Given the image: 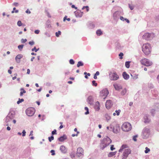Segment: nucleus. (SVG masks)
Listing matches in <instances>:
<instances>
[{
  "instance_id": "1",
  "label": "nucleus",
  "mask_w": 159,
  "mask_h": 159,
  "mask_svg": "<svg viewBox=\"0 0 159 159\" xmlns=\"http://www.w3.org/2000/svg\"><path fill=\"white\" fill-rule=\"evenodd\" d=\"M142 51L146 55L149 54L151 51V48L150 44L146 43L143 44L142 47Z\"/></svg>"
},
{
  "instance_id": "2",
  "label": "nucleus",
  "mask_w": 159,
  "mask_h": 159,
  "mask_svg": "<svg viewBox=\"0 0 159 159\" xmlns=\"http://www.w3.org/2000/svg\"><path fill=\"white\" fill-rule=\"evenodd\" d=\"M131 125L128 122H125L121 126V129L124 132H129L132 129Z\"/></svg>"
},
{
  "instance_id": "3",
  "label": "nucleus",
  "mask_w": 159,
  "mask_h": 159,
  "mask_svg": "<svg viewBox=\"0 0 159 159\" xmlns=\"http://www.w3.org/2000/svg\"><path fill=\"white\" fill-rule=\"evenodd\" d=\"M109 79L111 80L115 81L119 79V76L115 71L111 72L109 74Z\"/></svg>"
},
{
  "instance_id": "4",
  "label": "nucleus",
  "mask_w": 159,
  "mask_h": 159,
  "mask_svg": "<svg viewBox=\"0 0 159 159\" xmlns=\"http://www.w3.org/2000/svg\"><path fill=\"white\" fill-rule=\"evenodd\" d=\"M140 62L142 65L147 66H151L152 64V61L146 58L142 59Z\"/></svg>"
},
{
  "instance_id": "5",
  "label": "nucleus",
  "mask_w": 159,
  "mask_h": 159,
  "mask_svg": "<svg viewBox=\"0 0 159 159\" xmlns=\"http://www.w3.org/2000/svg\"><path fill=\"white\" fill-rule=\"evenodd\" d=\"M131 151L130 149H125L123 152L121 157L122 159H126L128 157L129 154L131 153Z\"/></svg>"
},
{
  "instance_id": "6",
  "label": "nucleus",
  "mask_w": 159,
  "mask_h": 159,
  "mask_svg": "<svg viewBox=\"0 0 159 159\" xmlns=\"http://www.w3.org/2000/svg\"><path fill=\"white\" fill-rule=\"evenodd\" d=\"M35 109L33 107L29 108L26 109V113L29 116H32L34 114Z\"/></svg>"
},
{
  "instance_id": "7",
  "label": "nucleus",
  "mask_w": 159,
  "mask_h": 159,
  "mask_svg": "<svg viewBox=\"0 0 159 159\" xmlns=\"http://www.w3.org/2000/svg\"><path fill=\"white\" fill-rule=\"evenodd\" d=\"M108 94V91L107 89H104L100 92V96L103 97V99H105Z\"/></svg>"
},
{
  "instance_id": "8",
  "label": "nucleus",
  "mask_w": 159,
  "mask_h": 159,
  "mask_svg": "<svg viewBox=\"0 0 159 159\" xmlns=\"http://www.w3.org/2000/svg\"><path fill=\"white\" fill-rule=\"evenodd\" d=\"M77 156L79 157H82L84 155V150L80 147L78 148L77 150Z\"/></svg>"
},
{
  "instance_id": "9",
  "label": "nucleus",
  "mask_w": 159,
  "mask_h": 159,
  "mask_svg": "<svg viewBox=\"0 0 159 159\" xmlns=\"http://www.w3.org/2000/svg\"><path fill=\"white\" fill-rule=\"evenodd\" d=\"M152 34L147 33H145L143 35V38L144 39L148 40L150 39L152 37Z\"/></svg>"
},
{
  "instance_id": "10",
  "label": "nucleus",
  "mask_w": 159,
  "mask_h": 159,
  "mask_svg": "<svg viewBox=\"0 0 159 159\" xmlns=\"http://www.w3.org/2000/svg\"><path fill=\"white\" fill-rule=\"evenodd\" d=\"M120 130V127L118 124H116L114 126L113 131L115 133H118Z\"/></svg>"
},
{
  "instance_id": "11",
  "label": "nucleus",
  "mask_w": 159,
  "mask_h": 159,
  "mask_svg": "<svg viewBox=\"0 0 159 159\" xmlns=\"http://www.w3.org/2000/svg\"><path fill=\"white\" fill-rule=\"evenodd\" d=\"M112 104L111 100H107L106 103V107L107 109H110L112 106Z\"/></svg>"
},
{
  "instance_id": "12",
  "label": "nucleus",
  "mask_w": 159,
  "mask_h": 159,
  "mask_svg": "<svg viewBox=\"0 0 159 159\" xmlns=\"http://www.w3.org/2000/svg\"><path fill=\"white\" fill-rule=\"evenodd\" d=\"M113 86L115 88V89L116 90H120L122 89V87L120 85H119L117 84H113Z\"/></svg>"
},
{
  "instance_id": "13",
  "label": "nucleus",
  "mask_w": 159,
  "mask_h": 159,
  "mask_svg": "<svg viewBox=\"0 0 159 159\" xmlns=\"http://www.w3.org/2000/svg\"><path fill=\"white\" fill-rule=\"evenodd\" d=\"M128 148L129 146L127 144H123L121 146L118 151L119 152H122L123 149Z\"/></svg>"
},
{
  "instance_id": "14",
  "label": "nucleus",
  "mask_w": 159,
  "mask_h": 159,
  "mask_svg": "<svg viewBox=\"0 0 159 159\" xmlns=\"http://www.w3.org/2000/svg\"><path fill=\"white\" fill-rule=\"evenodd\" d=\"M105 140H106V141H107V143H105V147H106V146H107L110 143H111V140L108 137H107L105 139Z\"/></svg>"
},
{
  "instance_id": "15",
  "label": "nucleus",
  "mask_w": 159,
  "mask_h": 159,
  "mask_svg": "<svg viewBox=\"0 0 159 159\" xmlns=\"http://www.w3.org/2000/svg\"><path fill=\"white\" fill-rule=\"evenodd\" d=\"M100 104L98 102H97L95 103L94 107L96 111H99L100 109L99 107Z\"/></svg>"
},
{
  "instance_id": "16",
  "label": "nucleus",
  "mask_w": 159,
  "mask_h": 159,
  "mask_svg": "<svg viewBox=\"0 0 159 159\" xmlns=\"http://www.w3.org/2000/svg\"><path fill=\"white\" fill-rule=\"evenodd\" d=\"M23 57L21 54L18 55L16 57V60L17 62L19 63L20 61V60Z\"/></svg>"
},
{
  "instance_id": "17",
  "label": "nucleus",
  "mask_w": 159,
  "mask_h": 159,
  "mask_svg": "<svg viewBox=\"0 0 159 159\" xmlns=\"http://www.w3.org/2000/svg\"><path fill=\"white\" fill-rule=\"evenodd\" d=\"M60 150L61 152L63 153L66 152L67 151V150L65 147L63 145H62L60 147Z\"/></svg>"
},
{
  "instance_id": "18",
  "label": "nucleus",
  "mask_w": 159,
  "mask_h": 159,
  "mask_svg": "<svg viewBox=\"0 0 159 159\" xmlns=\"http://www.w3.org/2000/svg\"><path fill=\"white\" fill-rule=\"evenodd\" d=\"M67 139L66 136L64 135L63 136L61 137L58 139V140L60 142H63L64 140Z\"/></svg>"
},
{
  "instance_id": "19",
  "label": "nucleus",
  "mask_w": 159,
  "mask_h": 159,
  "mask_svg": "<svg viewBox=\"0 0 159 159\" xmlns=\"http://www.w3.org/2000/svg\"><path fill=\"white\" fill-rule=\"evenodd\" d=\"M123 78L127 80L129 78V75L126 73L125 72H124L123 73Z\"/></svg>"
},
{
  "instance_id": "20",
  "label": "nucleus",
  "mask_w": 159,
  "mask_h": 159,
  "mask_svg": "<svg viewBox=\"0 0 159 159\" xmlns=\"http://www.w3.org/2000/svg\"><path fill=\"white\" fill-rule=\"evenodd\" d=\"M88 102L89 103L90 105L92 104H93V100L92 97H89L88 98Z\"/></svg>"
},
{
  "instance_id": "21",
  "label": "nucleus",
  "mask_w": 159,
  "mask_h": 159,
  "mask_svg": "<svg viewBox=\"0 0 159 159\" xmlns=\"http://www.w3.org/2000/svg\"><path fill=\"white\" fill-rule=\"evenodd\" d=\"M144 122L145 123H149L150 122V120L148 118V117L147 116H145L144 117Z\"/></svg>"
},
{
  "instance_id": "22",
  "label": "nucleus",
  "mask_w": 159,
  "mask_h": 159,
  "mask_svg": "<svg viewBox=\"0 0 159 159\" xmlns=\"http://www.w3.org/2000/svg\"><path fill=\"white\" fill-rule=\"evenodd\" d=\"M20 90L21 91L20 92V96H22L23 95L24 93H26V91L23 88H21Z\"/></svg>"
},
{
  "instance_id": "23",
  "label": "nucleus",
  "mask_w": 159,
  "mask_h": 159,
  "mask_svg": "<svg viewBox=\"0 0 159 159\" xmlns=\"http://www.w3.org/2000/svg\"><path fill=\"white\" fill-rule=\"evenodd\" d=\"M96 34L98 36H100L102 34V32L100 30H98L96 31Z\"/></svg>"
},
{
  "instance_id": "24",
  "label": "nucleus",
  "mask_w": 159,
  "mask_h": 159,
  "mask_svg": "<svg viewBox=\"0 0 159 159\" xmlns=\"http://www.w3.org/2000/svg\"><path fill=\"white\" fill-rule=\"evenodd\" d=\"M116 152H111L109 153L108 156L109 157H111L114 156L116 154Z\"/></svg>"
},
{
  "instance_id": "25",
  "label": "nucleus",
  "mask_w": 159,
  "mask_h": 159,
  "mask_svg": "<svg viewBox=\"0 0 159 159\" xmlns=\"http://www.w3.org/2000/svg\"><path fill=\"white\" fill-rule=\"evenodd\" d=\"M84 65L83 63L80 61H79L78 62L77 66L78 67H79L80 66H82Z\"/></svg>"
},
{
  "instance_id": "26",
  "label": "nucleus",
  "mask_w": 159,
  "mask_h": 159,
  "mask_svg": "<svg viewBox=\"0 0 159 159\" xmlns=\"http://www.w3.org/2000/svg\"><path fill=\"white\" fill-rule=\"evenodd\" d=\"M127 92L126 89L125 88L124 89L121 93V94L122 95H124Z\"/></svg>"
},
{
  "instance_id": "27",
  "label": "nucleus",
  "mask_w": 159,
  "mask_h": 159,
  "mask_svg": "<svg viewBox=\"0 0 159 159\" xmlns=\"http://www.w3.org/2000/svg\"><path fill=\"white\" fill-rule=\"evenodd\" d=\"M130 61H127L125 62V66L127 68H129L130 66Z\"/></svg>"
},
{
  "instance_id": "28",
  "label": "nucleus",
  "mask_w": 159,
  "mask_h": 159,
  "mask_svg": "<svg viewBox=\"0 0 159 159\" xmlns=\"http://www.w3.org/2000/svg\"><path fill=\"white\" fill-rule=\"evenodd\" d=\"M24 101V100L23 98H22V99L19 98L18 101L17 102V103L18 104H19L21 102H23Z\"/></svg>"
},
{
  "instance_id": "29",
  "label": "nucleus",
  "mask_w": 159,
  "mask_h": 159,
  "mask_svg": "<svg viewBox=\"0 0 159 159\" xmlns=\"http://www.w3.org/2000/svg\"><path fill=\"white\" fill-rule=\"evenodd\" d=\"M84 109L86 111L85 113V115H87L89 114V111L88 108L87 107H85L84 108Z\"/></svg>"
},
{
  "instance_id": "30",
  "label": "nucleus",
  "mask_w": 159,
  "mask_h": 159,
  "mask_svg": "<svg viewBox=\"0 0 159 159\" xmlns=\"http://www.w3.org/2000/svg\"><path fill=\"white\" fill-rule=\"evenodd\" d=\"M105 117L106 118V119L107 120H109L110 118H111V117L110 116H109L108 114H106L105 115Z\"/></svg>"
},
{
  "instance_id": "31",
  "label": "nucleus",
  "mask_w": 159,
  "mask_h": 159,
  "mask_svg": "<svg viewBox=\"0 0 159 159\" xmlns=\"http://www.w3.org/2000/svg\"><path fill=\"white\" fill-rule=\"evenodd\" d=\"M121 112L120 110H116L115 111L116 113V115L118 116L120 115V113Z\"/></svg>"
},
{
  "instance_id": "32",
  "label": "nucleus",
  "mask_w": 159,
  "mask_h": 159,
  "mask_svg": "<svg viewBox=\"0 0 159 159\" xmlns=\"http://www.w3.org/2000/svg\"><path fill=\"white\" fill-rule=\"evenodd\" d=\"M39 49V48L36 49V47H34L32 49V51H35V52H37L38 51Z\"/></svg>"
},
{
  "instance_id": "33",
  "label": "nucleus",
  "mask_w": 159,
  "mask_h": 159,
  "mask_svg": "<svg viewBox=\"0 0 159 159\" xmlns=\"http://www.w3.org/2000/svg\"><path fill=\"white\" fill-rule=\"evenodd\" d=\"M24 47V45L21 44L20 45H19L18 46V48L20 50H21L23 48V47Z\"/></svg>"
},
{
  "instance_id": "34",
  "label": "nucleus",
  "mask_w": 159,
  "mask_h": 159,
  "mask_svg": "<svg viewBox=\"0 0 159 159\" xmlns=\"http://www.w3.org/2000/svg\"><path fill=\"white\" fill-rule=\"evenodd\" d=\"M54 139V137L53 136H52L51 137L48 138V140L49 142H51L52 140H53Z\"/></svg>"
},
{
  "instance_id": "35",
  "label": "nucleus",
  "mask_w": 159,
  "mask_h": 159,
  "mask_svg": "<svg viewBox=\"0 0 159 159\" xmlns=\"http://www.w3.org/2000/svg\"><path fill=\"white\" fill-rule=\"evenodd\" d=\"M145 152L146 153H148V152L150 151V149L149 148H148V147H146L145 148Z\"/></svg>"
},
{
  "instance_id": "36",
  "label": "nucleus",
  "mask_w": 159,
  "mask_h": 159,
  "mask_svg": "<svg viewBox=\"0 0 159 159\" xmlns=\"http://www.w3.org/2000/svg\"><path fill=\"white\" fill-rule=\"evenodd\" d=\"M61 34V32L60 31H59L58 32H57L56 33V35L57 37H58L59 36V35H60Z\"/></svg>"
},
{
  "instance_id": "37",
  "label": "nucleus",
  "mask_w": 159,
  "mask_h": 159,
  "mask_svg": "<svg viewBox=\"0 0 159 159\" xmlns=\"http://www.w3.org/2000/svg\"><path fill=\"white\" fill-rule=\"evenodd\" d=\"M123 56V54L122 52H120L119 55V57H120V58L122 59L123 58L122 56Z\"/></svg>"
},
{
  "instance_id": "38",
  "label": "nucleus",
  "mask_w": 159,
  "mask_h": 159,
  "mask_svg": "<svg viewBox=\"0 0 159 159\" xmlns=\"http://www.w3.org/2000/svg\"><path fill=\"white\" fill-rule=\"evenodd\" d=\"M92 84L93 85H94L95 86H97V84L96 83L95 80L92 81Z\"/></svg>"
},
{
  "instance_id": "39",
  "label": "nucleus",
  "mask_w": 159,
  "mask_h": 159,
  "mask_svg": "<svg viewBox=\"0 0 159 159\" xmlns=\"http://www.w3.org/2000/svg\"><path fill=\"white\" fill-rule=\"evenodd\" d=\"M84 8H86V11L87 12L88 11H89V7L88 6H84L82 8V9H84Z\"/></svg>"
},
{
  "instance_id": "40",
  "label": "nucleus",
  "mask_w": 159,
  "mask_h": 159,
  "mask_svg": "<svg viewBox=\"0 0 159 159\" xmlns=\"http://www.w3.org/2000/svg\"><path fill=\"white\" fill-rule=\"evenodd\" d=\"M69 62H70V64H72V65H73V64H74V63H75V62H74V61L72 59L70 60Z\"/></svg>"
},
{
  "instance_id": "41",
  "label": "nucleus",
  "mask_w": 159,
  "mask_h": 159,
  "mask_svg": "<svg viewBox=\"0 0 159 159\" xmlns=\"http://www.w3.org/2000/svg\"><path fill=\"white\" fill-rule=\"evenodd\" d=\"M22 25V23L21 21H18V22H17V25L19 26H21Z\"/></svg>"
},
{
  "instance_id": "42",
  "label": "nucleus",
  "mask_w": 159,
  "mask_h": 159,
  "mask_svg": "<svg viewBox=\"0 0 159 159\" xmlns=\"http://www.w3.org/2000/svg\"><path fill=\"white\" fill-rule=\"evenodd\" d=\"M56 132H57V130L56 129H54L53 131H52V135H54V134H57Z\"/></svg>"
},
{
  "instance_id": "43",
  "label": "nucleus",
  "mask_w": 159,
  "mask_h": 159,
  "mask_svg": "<svg viewBox=\"0 0 159 159\" xmlns=\"http://www.w3.org/2000/svg\"><path fill=\"white\" fill-rule=\"evenodd\" d=\"M29 44H30L31 45H33L34 44V41H32L29 42Z\"/></svg>"
},
{
  "instance_id": "44",
  "label": "nucleus",
  "mask_w": 159,
  "mask_h": 159,
  "mask_svg": "<svg viewBox=\"0 0 159 159\" xmlns=\"http://www.w3.org/2000/svg\"><path fill=\"white\" fill-rule=\"evenodd\" d=\"M27 41V40L26 39H21V41L22 43H25V42H26Z\"/></svg>"
},
{
  "instance_id": "45",
  "label": "nucleus",
  "mask_w": 159,
  "mask_h": 159,
  "mask_svg": "<svg viewBox=\"0 0 159 159\" xmlns=\"http://www.w3.org/2000/svg\"><path fill=\"white\" fill-rule=\"evenodd\" d=\"M26 132L25 130H23L22 131V136H25V135Z\"/></svg>"
},
{
  "instance_id": "46",
  "label": "nucleus",
  "mask_w": 159,
  "mask_h": 159,
  "mask_svg": "<svg viewBox=\"0 0 159 159\" xmlns=\"http://www.w3.org/2000/svg\"><path fill=\"white\" fill-rule=\"evenodd\" d=\"M110 149L111 151H113V150L115 149V148H114V145H111Z\"/></svg>"
},
{
  "instance_id": "47",
  "label": "nucleus",
  "mask_w": 159,
  "mask_h": 159,
  "mask_svg": "<svg viewBox=\"0 0 159 159\" xmlns=\"http://www.w3.org/2000/svg\"><path fill=\"white\" fill-rule=\"evenodd\" d=\"M51 152L52 153V155H55V151L53 150H51Z\"/></svg>"
},
{
  "instance_id": "48",
  "label": "nucleus",
  "mask_w": 159,
  "mask_h": 159,
  "mask_svg": "<svg viewBox=\"0 0 159 159\" xmlns=\"http://www.w3.org/2000/svg\"><path fill=\"white\" fill-rule=\"evenodd\" d=\"M137 137V136H135L133 137V140L135 141H137L136 138Z\"/></svg>"
},
{
  "instance_id": "49",
  "label": "nucleus",
  "mask_w": 159,
  "mask_h": 159,
  "mask_svg": "<svg viewBox=\"0 0 159 159\" xmlns=\"http://www.w3.org/2000/svg\"><path fill=\"white\" fill-rule=\"evenodd\" d=\"M13 5H14V6H15L16 7H17L18 6V3L17 2H14L13 3Z\"/></svg>"
},
{
  "instance_id": "50",
  "label": "nucleus",
  "mask_w": 159,
  "mask_h": 159,
  "mask_svg": "<svg viewBox=\"0 0 159 159\" xmlns=\"http://www.w3.org/2000/svg\"><path fill=\"white\" fill-rule=\"evenodd\" d=\"M79 132H77V133L76 134H73L72 135V137H74L75 136H77L78 135V134H79Z\"/></svg>"
},
{
  "instance_id": "51",
  "label": "nucleus",
  "mask_w": 159,
  "mask_h": 159,
  "mask_svg": "<svg viewBox=\"0 0 159 159\" xmlns=\"http://www.w3.org/2000/svg\"><path fill=\"white\" fill-rule=\"evenodd\" d=\"M39 30H35L34 31V33L36 34H38L39 33Z\"/></svg>"
},
{
  "instance_id": "52",
  "label": "nucleus",
  "mask_w": 159,
  "mask_h": 159,
  "mask_svg": "<svg viewBox=\"0 0 159 159\" xmlns=\"http://www.w3.org/2000/svg\"><path fill=\"white\" fill-rule=\"evenodd\" d=\"M120 19L123 21H124L125 20V19L124 18V17L123 16H120Z\"/></svg>"
},
{
  "instance_id": "53",
  "label": "nucleus",
  "mask_w": 159,
  "mask_h": 159,
  "mask_svg": "<svg viewBox=\"0 0 159 159\" xmlns=\"http://www.w3.org/2000/svg\"><path fill=\"white\" fill-rule=\"evenodd\" d=\"M25 12L26 13L29 14H30L31 13V12L30 11H29L28 9Z\"/></svg>"
},
{
  "instance_id": "54",
  "label": "nucleus",
  "mask_w": 159,
  "mask_h": 159,
  "mask_svg": "<svg viewBox=\"0 0 159 159\" xmlns=\"http://www.w3.org/2000/svg\"><path fill=\"white\" fill-rule=\"evenodd\" d=\"M14 12H15V13H17L18 12V10H16L15 11H14L13 10L12 11H11V13H14Z\"/></svg>"
},
{
  "instance_id": "55",
  "label": "nucleus",
  "mask_w": 159,
  "mask_h": 159,
  "mask_svg": "<svg viewBox=\"0 0 159 159\" xmlns=\"http://www.w3.org/2000/svg\"><path fill=\"white\" fill-rule=\"evenodd\" d=\"M99 74V71H97L96 72V73L95 74V75L97 76V75H98Z\"/></svg>"
},
{
  "instance_id": "56",
  "label": "nucleus",
  "mask_w": 159,
  "mask_h": 159,
  "mask_svg": "<svg viewBox=\"0 0 159 159\" xmlns=\"http://www.w3.org/2000/svg\"><path fill=\"white\" fill-rule=\"evenodd\" d=\"M30 70L29 69H28L27 70V74H30Z\"/></svg>"
},
{
  "instance_id": "57",
  "label": "nucleus",
  "mask_w": 159,
  "mask_h": 159,
  "mask_svg": "<svg viewBox=\"0 0 159 159\" xmlns=\"http://www.w3.org/2000/svg\"><path fill=\"white\" fill-rule=\"evenodd\" d=\"M71 7L72 8H75V9H77V7H75L74 5H72Z\"/></svg>"
},
{
  "instance_id": "58",
  "label": "nucleus",
  "mask_w": 159,
  "mask_h": 159,
  "mask_svg": "<svg viewBox=\"0 0 159 159\" xmlns=\"http://www.w3.org/2000/svg\"><path fill=\"white\" fill-rule=\"evenodd\" d=\"M67 16H65L64 18V19H63V21H65L66 20H67Z\"/></svg>"
},
{
  "instance_id": "59",
  "label": "nucleus",
  "mask_w": 159,
  "mask_h": 159,
  "mask_svg": "<svg viewBox=\"0 0 159 159\" xmlns=\"http://www.w3.org/2000/svg\"><path fill=\"white\" fill-rule=\"evenodd\" d=\"M33 131H30V136L33 135Z\"/></svg>"
},
{
  "instance_id": "60",
  "label": "nucleus",
  "mask_w": 159,
  "mask_h": 159,
  "mask_svg": "<svg viewBox=\"0 0 159 159\" xmlns=\"http://www.w3.org/2000/svg\"><path fill=\"white\" fill-rule=\"evenodd\" d=\"M125 20L126 21V22L127 23H129V21L128 19H125Z\"/></svg>"
},
{
  "instance_id": "61",
  "label": "nucleus",
  "mask_w": 159,
  "mask_h": 159,
  "mask_svg": "<svg viewBox=\"0 0 159 159\" xmlns=\"http://www.w3.org/2000/svg\"><path fill=\"white\" fill-rule=\"evenodd\" d=\"M7 129L8 130H10V129H11V128L10 127H9V126H8L7 128Z\"/></svg>"
},
{
  "instance_id": "62",
  "label": "nucleus",
  "mask_w": 159,
  "mask_h": 159,
  "mask_svg": "<svg viewBox=\"0 0 159 159\" xmlns=\"http://www.w3.org/2000/svg\"><path fill=\"white\" fill-rule=\"evenodd\" d=\"M93 78L95 79H96L97 78V76L96 75H94V77H93Z\"/></svg>"
},
{
  "instance_id": "63",
  "label": "nucleus",
  "mask_w": 159,
  "mask_h": 159,
  "mask_svg": "<svg viewBox=\"0 0 159 159\" xmlns=\"http://www.w3.org/2000/svg\"><path fill=\"white\" fill-rule=\"evenodd\" d=\"M8 71V73H9L10 74H11V70H9Z\"/></svg>"
},
{
  "instance_id": "64",
  "label": "nucleus",
  "mask_w": 159,
  "mask_h": 159,
  "mask_svg": "<svg viewBox=\"0 0 159 159\" xmlns=\"http://www.w3.org/2000/svg\"><path fill=\"white\" fill-rule=\"evenodd\" d=\"M157 80L158 82L159 83V75L157 76Z\"/></svg>"
}]
</instances>
